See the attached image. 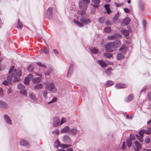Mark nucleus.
<instances>
[{"instance_id": "nucleus-1", "label": "nucleus", "mask_w": 151, "mask_h": 151, "mask_svg": "<svg viewBox=\"0 0 151 151\" xmlns=\"http://www.w3.org/2000/svg\"><path fill=\"white\" fill-rule=\"evenodd\" d=\"M9 75L8 76L7 79L9 83L12 82V76H15V75H17L19 77L22 75L21 72L20 70H17L15 69L14 67H12L9 71Z\"/></svg>"}, {"instance_id": "nucleus-2", "label": "nucleus", "mask_w": 151, "mask_h": 151, "mask_svg": "<svg viewBox=\"0 0 151 151\" xmlns=\"http://www.w3.org/2000/svg\"><path fill=\"white\" fill-rule=\"evenodd\" d=\"M74 22L76 25L79 27H82L85 25L91 22L90 19H85L83 17H81L80 19V22L76 20L75 19H73Z\"/></svg>"}, {"instance_id": "nucleus-3", "label": "nucleus", "mask_w": 151, "mask_h": 151, "mask_svg": "<svg viewBox=\"0 0 151 151\" xmlns=\"http://www.w3.org/2000/svg\"><path fill=\"white\" fill-rule=\"evenodd\" d=\"M79 5L80 9L83 10L82 11H78L77 12V13L79 15H83L86 13V10L87 9V5L83 3L81 1H79Z\"/></svg>"}, {"instance_id": "nucleus-4", "label": "nucleus", "mask_w": 151, "mask_h": 151, "mask_svg": "<svg viewBox=\"0 0 151 151\" xmlns=\"http://www.w3.org/2000/svg\"><path fill=\"white\" fill-rule=\"evenodd\" d=\"M113 42H110L106 45L105 47V48L107 51L110 52L113 51V50L111 49L114 48V44Z\"/></svg>"}, {"instance_id": "nucleus-5", "label": "nucleus", "mask_w": 151, "mask_h": 151, "mask_svg": "<svg viewBox=\"0 0 151 151\" xmlns=\"http://www.w3.org/2000/svg\"><path fill=\"white\" fill-rule=\"evenodd\" d=\"M119 37V38L122 37V36L119 34H116L111 36H109L107 38V39L108 40H114L116 39V37Z\"/></svg>"}, {"instance_id": "nucleus-6", "label": "nucleus", "mask_w": 151, "mask_h": 151, "mask_svg": "<svg viewBox=\"0 0 151 151\" xmlns=\"http://www.w3.org/2000/svg\"><path fill=\"white\" fill-rule=\"evenodd\" d=\"M130 21L129 18L128 17L126 18L121 22V25L123 26H126L129 23Z\"/></svg>"}, {"instance_id": "nucleus-7", "label": "nucleus", "mask_w": 151, "mask_h": 151, "mask_svg": "<svg viewBox=\"0 0 151 151\" xmlns=\"http://www.w3.org/2000/svg\"><path fill=\"white\" fill-rule=\"evenodd\" d=\"M4 119L6 122L8 124L11 125L12 122L10 118L7 114H5L4 116Z\"/></svg>"}, {"instance_id": "nucleus-8", "label": "nucleus", "mask_w": 151, "mask_h": 151, "mask_svg": "<svg viewBox=\"0 0 151 151\" xmlns=\"http://www.w3.org/2000/svg\"><path fill=\"white\" fill-rule=\"evenodd\" d=\"M0 107L4 109H7L9 107V106L5 102L0 100Z\"/></svg>"}, {"instance_id": "nucleus-9", "label": "nucleus", "mask_w": 151, "mask_h": 151, "mask_svg": "<svg viewBox=\"0 0 151 151\" xmlns=\"http://www.w3.org/2000/svg\"><path fill=\"white\" fill-rule=\"evenodd\" d=\"M114 44V48H117L119 47L121 45V43L120 40H116L115 41L113 42Z\"/></svg>"}, {"instance_id": "nucleus-10", "label": "nucleus", "mask_w": 151, "mask_h": 151, "mask_svg": "<svg viewBox=\"0 0 151 151\" xmlns=\"http://www.w3.org/2000/svg\"><path fill=\"white\" fill-rule=\"evenodd\" d=\"M46 88L48 90L52 91L54 88V83H50L47 84Z\"/></svg>"}, {"instance_id": "nucleus-11", "label": "nucleus", "mask_w": 151, "mask_h": 151, "mask_svg": "<svg viewBox=\"0 0 151 151\" xmlns=\"http://www.w3.org/2000/svg\"><path fill=\"white\" fill-rule=\"evenodd\" d=\"M41 79V77H40L33 78L32 79V81L33 83H37L40 82Z\"/></svg>"}, {"instance_id": "nucleus-12", "label": "nucleus", "mask_w": 151, "mask_h": 151, "mask_svg": "<svg viewBox=\"0 0 151 151\" xmlns=\"http://www.w3.org/2000/svg\"><path fill=\"white\" fill-rule=\"evenodd\" d=\"M127 87L126 84L122 83H117L116 85V87L118 89L125 88Z\"/></svg>"}, {"instance_id": "nucleus-13", "label": "nucleus", "mask_w": 151, "mask_h": 151, "mask_svg": "<svg viewBox=\"0 0 151 151\" xmlns=\"http://www.w3.org/2000/svg\"><path fill=\"white\" fill-rule=\"evenodd\" d=\"M70 145L60 144L59 141L57 140V146L61 147L62 148H65L70 146Z\"/></svg>"}, {"instance_id": "nucleus-14", "label": "nucleus", "mask_w": 151, "mask_h": 151, "mask_svg": "<svg viewBox=\"0 0 151 151\" xmlns=\"http://www.w3.org/2000/svg\"><path fill=\"white\" fill-rule=\"evenodd\" d=\"M104 7L105 8V9L106 11V12L108 14H109L111 11L110 8V4H105L104 6Z\"/></svg>"}, {"instance_id": "nucleus-15", "label": "nucleus", "mask_w": 151, "mask_h": 151, "mask_svg": "<svg viewBox=\"0 0 151 151\" xmlns=\"http://www.w3.org/2000/svg\"><path fill=\"white\" fill-rule=\"evenodd\" d=\"M20 143L21 145L23 146H29V144L27 141L24 139L21 140Z\"/></svg>"}, {"instance_id": "nucleus-16", "label": "nucleus", "mask_w": 151, "mask_h": 151, "mask_svg": "<svg viewBox=\"0 0 151 151\" xmlns=\"http://www.w3.org/2000/svg\"><path fill=\"white\" fill-rule=\"evenodd\" d=\"M70 130V127H69L67 126L62 129L60 130V132L61 133H64L67 132Z\"/></svg>"}, {"instance_id": "nucleus-17", "label": "nucleus", "mask_w": 151, "mask_h": 151, "mask_svg": "<svg viewBox=\"0 0 151 151\" xmlns=\"http://www.w3.org/2000/svg\"><path fill=\"white\" fill-rule=\"evenodd\" d=\"M134 97V96L132 94H130L127 97L126 101L127 102H129L132 101Z\"/></svg>"}, {"instance_id": "nucleus-18", "label": "nucleus", "mask_w": 151, "mask_h": 151, "mask_svg": "<svg viewBox=\"0 0 151 151\" xmlns=\"http://www.w3.org/2000/svg\"><path fill=\"white\" fill-rule=\"evenodd\" d=\"M52 10L53 9L52 7H49L48 8L47 11V16L50 17L52 14Z\"/></svg>"}, {"instance_id": "nucleus-19", "label": "nucleus", "mask_w": 151, "mask_h": 151, "mask_svg": "<svg viewBox=\"0 0 151 151\" xmlns=\"http://www.w3.org/2000/svg\"><path fill=\"white\" fill-rule=\"evenodd\" d=\"M73 67H70L68 71L67 76L68 77H69L71 74L72 73L73 70Z\"/></svg>"}, {"instance_id": "nucleus-20", "label": "nucleus", "mask_w": 151, "mask_h": 151, "mask_svg": "<svg viewBox=\"0 0 151 151\" xmlns=\"http://www.w3.org/2000/svg\"><path fill=\"white\" fill-rule=\"evenodd\" d=\"M121 32L122 34L127 36H128L129 34V31L126 29L122 30L121 31Z\"/></svg>"}, {"instance_id": "nucleus-21", "label": "nucleus", "mask_w": 151, "mask_h": 151, "mask_svg": "<svg viewBox=\"0 0 151 151\" xmlns=\"http://www.w3.org/2000/svg\"><path fill=\"white\" fill-rule=\"evenodd\" d=\"M90 50L93 53L96 54L98 52V49L96 47L91 48Z\"/></svg>"}, {"instance_id": "nucleus-22", "label": "nucleus", "mask_w": 151, "mask_h": 151, "mask_svg": "<svg viewBox=\"0 0 151 151\" xmlns=\"http://www.w3.org/2000/svg\"><path fill=\"white\" fill-rule=\"evenodd\" d=\"M43 87V85L42 84L39 83L35 86L34 87L35 89L37 90L41 89Z\"/></svg>"}, {"instance_id": "nucleus-23", "label": "nucleus", "mask_w": 151, "mask_h": 151, "mask_svg": "<svg viewBox=\"0 0 151 151\" xmlns=\"http://www.w3.org/2000/svg\"><path fill=\"white\" fill-rule=\"evenodd\" d=\"M69 132L70 134H72L73 135H75L76 134L77 131L76 129H73L70 130Z\"/></svg>"}, {"instance_id": "nucleus-24", "label": "nucleus", "mask_w": 151, "mask_h": 151, "mask_svg": "<svg viewBox=\"0 0 151 151\" xmlns=\"http://www.w3.org/2000/svg\"><path fill=\"white\" fill-rule=\"evenodd\" d=\"M40 53H44L45 54H47L49 52V50L47 48H46L45 49H42L40 51Z\"/></svg>"}, {"instance_id": "nucleus-25", "label": "nucleus", "mask_w": 151, "mask_h": 151, "mask_svg": "<svg viewBox=\"0 0 151 151\" xmlns=\"http://www.w3.org/2000/svg\"><path fill=\"white\" fill-rule=\"evenodd\" d=\"M146 130L145 129H142V130L139 131V133L140 136L142 137H143V134L146 132Z\"/></svg>"}, {"instance_id": "nucleus-26", "label": "nucleus", "mask_w": 151, "mask_h": 151, "mask_svg": "<svg viewBox=\"0 0 151 151\" xmlns=\"http://www.w3.org/2000/svg\"><path fill=\"white\" fill-rule=\"evenodd\" d=\"M134 144L136 147L141 148H142V145L138 141H135L134 143Z\"/></svg>"}, {"instance_id": "nucleus-27", "label": "nucleus", "mask_w": 151, "mask_h": 151, "mask_svg": "<svg viewBox=\"0 0 151 151\" xmlns=\"http://www.w3.org/2000/svg\"><path fill=\"white\" fill-rule=\"evenodd\" d=\"M98 63L101 66H106V64L104 62L103 60L98 61Z\"/></svg>"}, {"instance_id": "nucleus-28", "label": "nucleus", "mask_w": 151, "mask_h": 151, "mask_svg": "<svg viewBox=\"0 0 151 151\" xmlns=\"http://www.w3.org/2000/svg\"><path fill=\"white\" fill-rule=\"evenodd\" d=\"M18 24L17 27L19 29H21L23 27V24L22 22H20V19H19L18 21Z\"/></svg>"}, {"instance_id": "nucleus-29", "label": "nucleus", "mask_w": 151, "mask_h": 151, "mask_svg": "<svg viewBox=\"0 0 151 151\" xmlns=\"http://www.w3.org/2000/svg\"><path fill=\"white\" fill-rule=\"evenodd\" d=\"M104 31L107 33L110 32L111 31V28L110 27H107L105 28Z\"/></svg>"}, {"instance_id": "nucleus-30", "label": "nucleus", "mask_w": 151, "mask_h": 151, "mask_svg": "<svg viewBox=\"0 0 151 151\" xmlns=\"http://www.w3.org/2000/svg\"><path fill=\"white\" fill-rule=\"evenodd\" d=\"M104 56L107 58H109L112 57L113 55L110 53H105L104 54Z\"/></svg>"}, {"instance_id": "nucleus-31", "label": "nucleus", "mask_w": 151, "mask_h": 151, "mask_svg": "<svg viewBox=\"0 0 151 151\" xmlns=\"http://www.w3.org/2000/svg\"><path fill=\"white\" fill-rule=\"evenodd\" d=\"M123 57V55L121 53H118L116 56V59L117 60H120L122 59Z\"/></svg>"}, {"instance_id": "nucleus-32", "label": "nucleus", "mask_w": 151, "mask_h": 151, "mask_svg": "<svg viewBox=\"0 0 151 151\" xmlns=\"http://www.w3.org/2000/svg\"><path fill=\"white\" fill-rule=\"evenodd\" d=\"M18 88L20 90H22L25 88L24 86L22 84L19 83L17 85Z\"/></svg>"}, {"instance_id": "nucleus-33", "label": "nucleus", "mask_w": 151, "mask_h": 151, "mask_svg": "<svg viewBox=\"0 0 151 151\" xmlns=\"http://www.w3.org/2000/svg\"><path fill=\"white\" fill-rule=\"evenodd\" d=\"M24 83L25 85H28L29 84V80L28 78L26 77L24 79Z\"/></svg>"}, {"instance_id": "nucleus-34", "label": "nucleus", "mask_w": 151, "mask_h": 151, "mask_svg": "<svg viewBox=\"0 0 151 151\" xmlns=\"http://www.w3.org/2000/svg\"><path fill=\"white\" fill-rule=\"evenodd\" d=\"M127 145L129 147H130L132 145V142L131 139H127Z\"/></svg>"}, {"instance_id": "nucleus-35", "label": "nucleus", "mask_w": 151, "mask_h": 151, "mask_svg": "<svg viewBox=\"0 0 151 151\" xmlns=\"http://www.w3.org/2000/svg\"><path fill=\"white\" fill-rule=\"evenodd\" d=\"M63 139L65 142L69 140L70 139V137L68 135H65L64 136Z\"/></svg>"}, {"instance_id": "nucleus-36", "label": "nucleus", "mask_w": 151, "mask_h": 151, "mask_svg": "<svg viewBox=\"0 0 151 151\" xmlns=\"http://www.w3.org/2000/svg\"><path fill=\"white\" fill-rule=\"evenodd\" d=\"M114 84L113 82L112 81H108L106 84V86H110L113 85Z\"/></svg>"}, {"instance_id": "nucleus-37", "label": "nucleus", "mask_w": 151, "mask_h": 151, "mask_svg": "<svg viewBox=\"0 0 151 151\" xmlns=\"http://www.w3.org/2000/svg\"><path fill=\"white\" fill-rule=\"evenodd\" d=\"M16 75L15 74V76H14V78L13 80V82L19 81L20 80V78H19V77H19H16Z\"/></svg>"}, {"instance_id": "nucleus-38", "label": "nucleus", "mask_w": 151, "mask_h": 151, "mask_svg": "<svg viewBox=\"0 0 151 151\" xmlns=\"http://www.w3.org/2000/svg\"><path fill=\"white\" fill-rule=\"evenodd\" d=\"M112 70V68H108L106 70V72L107 75H109L111 74V71Z\"/></svg>"}, {"instance_id": "nucleus-39", "label": "nucleus", "mask_w": 151, "mask_h": 151, "mask_svg": "<svg viewBox=\"0 0 151 151\" xmlns=\"http://www.w3.org/2000/svg\"><path fill=\"white\" fill-rule=\"evenodd\" d=\"M126 49V47L125 45H122L121 48L119 49V50L120 51H125Z\"/></svg>"}, {"instance_id": "nucleus-40", "label": "nucleus", "mask_w": 151, "mask_h": 151, "mask_svg": "<svg viewBox=\"0 0 151 151\" xmlns=\"http://www.w3.org/2000/svg\"><path fill=\"white\" fill-rule=\"evenodd\" d=\"M91 1L95 4H98L100 2V0H91Z\"/></svg>"}, {"instance_id": "nucleus-41", "label": "nucleus", "mask_w": 151, "mask_h": 151, "mask_svg": "<svg viewBox=\"0 0 151 151\" xmlns=\"http://www.w3.org/2000/svg\"><path fill=\"white\" fill-rule=\"evenodd\" d=\"M57 118L56 117H55L53 119V127H56L57 126Z\"/></svg>"}, {"instance_id": "nucleus-42", "label": "nucleus", "mask_w": 151, "mask_h": 151, "mask_svg": "<svg viewBox=\"0 0 151 151\" xmlns=\"http://www.w3.org/2000/svg\"><path fill=\"white\" fill-rule=\"evenodd\" d=\"M30 98L32 99L35 100L36 99V97L32 93H30L29 94Z\"/></svg>"}, {"instance_id": "nucleus-43", "label": "nucleus", "mask_w": 151, "mask_h": 151, "mask_svg": "<svg viewBox=\"0 0 151 151\" xmlns=\"http://www.w3.org/2000/svg\"><path fill=\"white\" fill-rule=\"evenodd\" d=\"M9 83V81L8 80H5L3 82L2 84L4 85L8 86L9 83Z\"/></svg>"}, {"instance_id": "nucleus-44", "label": "nucleus", "mask_w": 151, "mask_h": 151, "mask_svg": "<svg viewBox=\"0 0 151 151\" xmlns=\"http://www.w3.org/2000/svg\"><path fill=\"white\" fill-rule=\"evenodd\" d=\"M33 75L32 74H29L28 75L27 77H26L27 78H28L29 80L31 79L32 80V78H33Z\"/></svg>"}, {"instance_id": "nucleus-45", "label": "nucleus", "mask_w": 151, "mask_h": 151, "mask_svg": "<svg viewBox=\"0 0 151 151\" xmlns=\"http://www.w3.org/2000/svg\"><path fill=\"white\" fill-rule=\"evenodd\" d=\"M27 69L29 72H32L34 70V68L33 67H28Z\"/></svg>"}, {"instance_id": "nucleus-46", "label": "nucleus", "mask_w": 151, "mask_h": 151, "mask_svg": "<svg viewBox=\"0 0 151 151\" xmlns=\"http://www.w3.org/2000/svg\"><path fill=\"white\" fill-rule=\"evenodd\" d=\"M20 93L21 94H22V95H24V96H26L27 94V91L26 90L21 91H20Z\"/></svg>"}, {"instance_id": "nucleus-47", "label": "nucleus", "mask_w": 151, "mask_h": 151, "mask_svg": "<svg viewBox=\"0 0 151 151\" xmlns=\"http://www.w3.org/2000/svg\"><path fill=\"white\" fill-rule=\"evenodd\" d=\"M105 21V18L104 17H101L99 18V22L101 23H103Z\"/></svg>"}, {"instance_id": "nucleus-48", "label": "nucleus", "mask_w": 151, "mask_h": 151, "mask_svg": "<svg viewBox=\"0 0 151 151\" xmlns=\"http://www.w3.org/2000/svg\"><path fill=\"white\" fill-rule=\"evenodd\" d=\"M66 122V119L65 118L63 117L62 119L61 120V123L60 125H61L63 124L65 122Z\"/></svg>"}, {"instance_id": "nucleus-49", "label": "nucleus", "mask_w": 151, "mask_h": 151, "mask_svg": "<svg viewBox=\"0 0 151 151\" xmlns=\"http://www.w3.org/2000/svg\"><path fill=\"white\" fill-rule=\"evenodd\" d=\"M57 101V98L56 97H54L51 101L49 102L48 103V104L54 103L55 102Z\"/></svg>"}, {"instance_id": "nucleus-50", "label": "nucleus", "mask_w": 151, "mask_h": 151, "mask_svg": "<svg viewBox=\"0 0 151 151\" xmlns=\"http://www.w3.org/2000/svg\"><path fill=\"white\" fill-rule=\"evenodd\" d=\"M119 16L117 14H116L113 19V21L115 22L117 21L118 18Z\"/></svg>"}, {"instance_id": "nucleus-51", "label": "nucleus", "mask_w": 151, "mask_h": 151, "mask_svg": "<svg viewBox=\"0 0 151 151\" xmlns=\"http://www.w3.org/2000/svg\"><path fill=\"white\" fill-rule=\"evenodd\" d=\"M52 71V70L51 69H50L47 72H46L45 73V76H48L50 73V72Z\"/></svg>"}, {"instance_id": "nucleus-52", "label": "nucleus", "mask_w": 151, "mask_h": 151, "mask_svg": "<svg viewBox=\"0 0 151 151\" xmlns=\"http://www.w3.org/2000/svg\"><path fill=\"white\" fill-rule=\"evenodd\" d=\"M145 142L147 143H149L150 142V138H146L145 139Z\"/></svg>"}, {"instance_id": "nucleus-53", "label": "nucleus", "mask_w": 151, "mask_h": 151, "mask_svg": "<svg viewBox=\"0 0 151 151\" xmlns=\"http://www.w3.org/2000/svg\"><path fill=\"white\" fill-rule=\"evenodd\" d=\"M47 92L46 91H45L43 92V95L45 98H47Z\"/></svg>"}, {"instance_id": "nucleus-54", "label": "nucleus", "mask_w": 151, "mask_h": 151, "mask_svg": "<svg viewBox=\"0 0 151 151\" xmlns=\"http://www.w3.org/2000/svg\"><path fill=\"white\" fill-rule=\"evenodd\" d=\"M12 92V90L11 88H8L7 90V93L8 94L11 93Z\"/></svg>"}, {"instance_id": "nucleus-55", "label": "nucleus", "mask_w": 151, "mask_h": 151, "mask_svg": "<svg viewBox=\"0 0 151 151\" xmlns=\"http://www.w3.org/2000/svg\"><path fill=\"white\" fill-rule=\"evenodd\" d=\"M130 138L131 140H134L135 139V138L134 136L133 135L130 134Z\"/></svg>"}, {"instance_id": "nucleus-56", "label": "nucleus", "mask_w": 151, "mask_h": 151, "mask_svg": "<svg viewBox=\"0 0 151 151\" xmlns=\"http://www.w3.org/2000/svg\"><path fill=\"white\" fill-rule=\"evenodd\" d=\"M3 95V91L2 89L0 88V96H2Z\"/></svg>"}, {"instance_id": "nucleus-57", "label": "nucleus", "mask_w": 151, "mask_h": 151, "mask_svg": "<svg viewBox=\"0 0 151 151\" xmlns=\"http://www.w3.org/2000/svg\"><path fill=\"white\" fill-rule=\"evenodd\" d=\"M124 12L126 13H128L129 12V9L127 8H124Z\"/></svg>"}, {"instance_id": "nucleus-58", "label": "nucleus", "mask_w": 151, "mask_h": 151, "mask_svg": "<svg viewBox=\"0 0 151 151\" xmlns=\"http://www.w3.org/2000/svg\"><path fill=\"white\" fill-rule=\"evenodd\" d=\"M147 98L149 99H151V91L148 93L147 95Z\"/></svg>"}, {"instance_id": "nucleus-59", "label": "nucleus", "mask_w": 151, "mask_h": 151, "mask_svg": "<svg viewBox=\"0 0 151 151\" xmlns=\"http://www.w3.org/2000/svg\"><path fill=\"white\" fill-rule=\"evenodd\" d=\"M37 64L39 66H45L44 65L42 64L40 62H37Z\"/></svg>"}, {"instance_id": "nucleus-60", "label": "nucleus", "mask_w": 151, "mask_h": 151, "mask_svg": "<svg viewBox=\"0 0 151 151\" xmlns=\"http://www.w3.org/2000/svg\"><path fill=\"white\" fill-rule=\"evenodd\" d=\"M73 149L72 148H69L66 149V151H73Z\"/></svg>"}, {"instance_id": "nucleus-61", "label": "nucleus", "mask_w": 151, "mask_h": 151, "mask_svg": "<svg viewBox=\"0 0 151 151\" xmlns=\"http://www.w3.org/2000/svg\"><path fill=\"white\" fill-rule=\"evenodd\" d=\"M106 25H110L111 24V23L109 21H106Z\"/></svg>"}, {"instance_id": "nucleus-62", "label": "nucleus", "mask_w": 151, "mask_h": 151, "mask_svg": "<svg viewBox=\"0 0 151 151\" xmlns=\"http://www.w3.org/2000/svg\"><path fill=\"white\" fill-rule=\"evenodd\" d=\"M143 137H140L138 140L140 141L141 142H143V139L142 138Z\"/></svg>"}, {"instance_id": "nucleus-63", "label": "nucleus", "mask_w": 151, "mask_h": 151, "mask_svg": "<svg viewBox=\"0 0 151 151\" xmlns=\"http://www.w3.org/2000/svg\"><path fill=\"white\" fill-rule=\"evenodd\" d=\"M115 4L116 5V6L117 7H119V6H120L122 5V4H118L117 3H115Z\"/></svg>"}, {"instance_id": "nucleus-64", "label": "nucleus", "mask_w": 151, "mask_h": 151, "mask_svg": "<svg viewBox=\"0 0 151 151\" xmlns=\"http://www.w3.org/2000/svg\"><path fill=\"white\" fill-rule=\"evenodd\" d=\"M125 142H124L123 143V145H122L123 149L124 150V149L125 148Z\"/></svg>"}]
</instances>
